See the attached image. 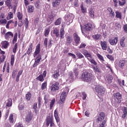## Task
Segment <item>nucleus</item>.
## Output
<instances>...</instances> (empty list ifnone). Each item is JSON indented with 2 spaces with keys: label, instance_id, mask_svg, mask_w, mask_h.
I'll use <instances>...</instances> for the list:
<instances>
[{
  "label": "nucleus",
  "instance_id": "23",
  "mask_svg": "<svg viewBox=\"0 0 127 127\" xmlns=\"http://www.w3.org/2000/svg\"><path fill=\"white\" fill-rule=\"evenodd\" d=\"M12 0H6L5 1V3L7 6L8 7V8H12V4H11V2Z\"/></svg>",
  "mask_w": 127,
  "mask_h": 127
},
{
  "label": "nucleus",
  "instance_id": "5",
  "mask_svg": "<svg viewBox=\"0 0 127 127\" xmlns=\"http://www.w3.org/2000/svg\"><path fill=\"white\" fill-rule=\"evenodd\" d=\"M95 91L97 92L98 95V97H102L105 94V88L101 86L97 85L95 87Z\"/></svg>",
  "mask_w": 127,
  "mask_h": 127
},
{
  "label": "nucleus",
  "instance_id": "51",
  "mask_svg": "<svg viewBox=\"0 0 127 127\" xmlns=\"http://www.w3.org/2000/svg\"><path fill=\"white\" fill-rule=\"evenodd\" d=\"M42 101V98H41V97L39 96L38 98V108H40V106H41V101Z\"/></svg>",
  "mask_w": 127,
  "mask_h": 127
},
{
  "label": "nucleus",
  "instance_id": "30",
  "mask_svg": "<svg viewBox=\"0 0 127 127\" xmlns=\"http://www.w3.org/2000/svg\"><path fill=\"white\" fill-rule=\"evenodd\" d=\"M2 47H3L4 49H6V48H7V47H8V46L9 45V43H8V42L6 41H4L2 42Z\"/></svg>",
  "mask_w": 127,
  "mask_h": 127
},
{
  "label": "nucleus",
  "instance_id": "56",
  "mask_svg": "<svg viewBox=\"0 0 127 127\" xmlns=\"http://www.w3.org/2000/svg\"><path fill=\"white\" fill-rule=\"evenodd\" d=\"M106 57L111 61H114L115 60V59L113 58V57L111 55H108L106 56Z\"/></svg>",
  "mask_w": 127,
  "mask_h": 127
},
{
  "label": "nucleus",
  "instance_id": "46",
  "mask_svg": "<svg viewBox=\"0 0 127 127\" xmlns=\"http://www.w3.org/2000/svg\"><path fill=\"white\" fill-rule=\"evenodd\" d=\"M119 5L120 6H123V5H125V4H126V0H121V1L119 0Z\"/></svg>",
  "mask_w": 127,
  "mask_h": 127
},
{
  "label": "nucleus",
  "instance_id": "48",
  "mask_svg": "<svg viewBox=\"0 0 127 127\" xmlns=\"http://www.w3.org/2000/svg\"><path fill=\"white\" fill-rule=\"evenodd\" d=\"M11 66H13V64H14V55H12L11 56Z\"/></svg>",
  "mask_w": 127,
  "mask_h": 127
},
{
  "label": "nucleus",
  "instance_id": "11",
  "mask_svg": "<svg viewBox=\"0 0 127 127\" xmlns=\"http://www.w3.org/2000/svg\"><path fill=\"white\" fill-rule=\"evenodd\" d=\"M41 60V55H39L38 56L36 57L35 62L33 65V67H35L36 66L39 64V63L40 62V61Z\"/></svg>",
  "mask_w": 127,
  "mask_h": 127
},
{
  "label": "nucleus",
  "instance_id": "44",
  "mask_svg": "<svg viewBox=\"0 0 127 127\" xmlns=\"http://www.w3.org/2000/svg\"><path fill=\"white\" fill-rule=\"evenodd\" d=\"M26 100L27 101H30V99H31V93L30 92H28L27 94H26Z\"/></svg>",
  "mask_w": 127,
  "mask_h": 127
},
{
  "label": "nucleus",
  "instance_id": "26",
  "mask_svg": "<svg viewBox=\"0 0 127 127\" xmlns=\"http://www.w3.org/2000/svg\"><path fill=\"white\" fill-rule=\"evenodd\" d=\"M125 40H126V38H125V37H123L120 40V45L121 46H122V47H126Z\"/></svg>",
  "mask_w": 127,
  "mask_h": 127
},
{
  "label": "nucleus",
  "instance_id": "43",
  "mask_svg": "<svg viewBox=\"0 0 127 127\" xmlns=\"http://www.w3.org/2000/svg\"><path fill=\"white\" fill-rule=\"evenodd\" d=\"M116 17L117 18H119L120 19H122V13L119 11L116 12Z\"/></svg>",
  "mask_w": 127,
  "mask_h": 127
},
{
  "label": "nucleus",
  "instance_id": "3",
  "mask_svg": "<svg viewBox=\"0 0 127 127\" xmlns=\"http://www.w3.org/2000/svg\"><path fill=\"white\" fill-rule=\"evenodd\" d=\"M83 54L84 55L85 57L87 58V59L91 63V64H93L95 66L97 65V62L95 61L94 57L92 56V55L89 53L86 50H84L83 51Z\"/></svg>",
  "mask_w": 127,
  "mask_h": 127
},
{
  "label": "nucleus",
  "instance_id": "17",
  "mask_svg": "<svg viewBox=\"0 0 127 127\" xmlns=\"http://www.w3.org/2000/svg\"><path fill=\"white\" fill-rule=\"evenodd\" d=\"M84 29L86 30V31H90L91 29H92V24L90 23H88L87 24H85L84 25Z\"/></svg>",
  "mask_w": 127,
  "mask_h": 127
},
{
  "label": "nucleus",
  "instance_id": "12",
  "mask_svg": "<svg viewBox=\"0 0 127 127\" xmlns=\"http://www.w3.org/2000/svg\"><path fill=\"white\" fill-rule=\"evenodd\" d=\"M40 46H41L40 44H38L36 46L35 51L34 53V55H33L34 57H35L40 53Z\"/></svg>",
  "mask_w": 127,
  "mask_h": 127
},
{
  "label": "nucleus",
  "instance_id": "60",
  "mask_svg": "<svg viewBox=\"0 0 127 127\" xmlns=\"http://www.w3.org/2000/svg\"><path fill=\"white\" fill-rule=\"evenodd\" d=\"M73 72H74L76 77H77V76H78V75L79 74V71H78V68H74L73 70Z\"/></svg>",
  "mask_w": 127,
  "mask_h": 127
},
{
  "label": "nucleus",
  "instance_id": "32",
  "mask_svg": "<svg viewBox=\"0 0 127 127\" xmlns=\"http://www.w3.org/2000/svg\"><path fill=\"white\" fill-rule=\"evenodd\" d=\"M28 12L31 13L34 11V7L31 5L28 6V8L27 9Z\"/></svg>",
  "mask_w": 127,
  "mask_h": 127
},
{
  "label": "nucleus",
  "instance_id": "50",
  "mask_svg": "<svg viewBox=\"0 0 127 127\" xmlns=\"http://www.w3.org/2000/svg\"><path fill=\"white\" fill-rule=\"evenodd\" d=\"M54 104H55V99L54 98L50 102V109H52L53 106H54Z\"/></svg>",
  "mask_w": 127,
  "mask_h": 127
},
{
  "label": "nucleus",
  "instance_id": "42",
  "mask_svg": "<svg viewBox=\"0 0 127 127\" xmlns=\"http://www.w3.org/2000/svg\"><path fill=\"white\" fill-rule=\"evenodd\" d=\"M100 37H102V36L100 34H96L93 36V39L95 40H99Z\"/></svg>",
  "mask_w": 127,
  "mask_h": 127
},
{
  "label": "nucleus",
  "instance_id": "62",
  "mask_svg": "<svg viewBox=\"0 0 127 127\" xmlns=\"http://www.w3.org/2000/svg\"><path fill=\"white\" fill-rule=\"evenodd\" d=\"M115 27L118 29H119L120 28H122V26L121 25V24H119V23H116Z\"/></svg>",
  "mask_w": 127,
  "mask_h": 127
},
{
  "label": "nucleus",
  "instance_id": "6",
  "mask_svg": "<svg viewBox=\"0 0 127 127\" xmlns=\"http://www.w3.org/2000/svg\"><path fill=\"white\" fill-rule=\"evenodd\" d=\"M97 118L96 119V123L99 124V123H103L104 120H105V113L100 112L97 115Z\"/></svg>",
  "mask_w": 127,
  "mask_h": 127
},
{
  "label": "nucleus",
  "instance_id": "37",
  "mask_svg": "<svg viewBox=\"0 0 127 127\" xmlns=\"http://www.w3.org/2000/svg\"><path fill=\"white\" fill-rule=\"evenodd\" d=\"M14 121L13 120V114H11L9 117V122L10 124H13Z\"/></svg>",
  "mask_w": 127,
  "mask_h": 127
},
{
  "label": "nucleus",
  "instance_id": "10",
  "mask_svg": "<svg viewBox=\"0 0 127 127\" xmlns=\"http://www.w3.org/2000/svg\"><path fill=\"white\" fill-rule=\"evenodd\" d=\"M66 94H67L66 91H63L62 93L60 98V101L61 102V104H63V103L65 102V100L66 99Z\"/></svg>",
  "mask_w": 127,
  "mask_h": 127
},
{
  "label": "nucleus",
  "instance_id": "24",
  "mask_svg": "<svg viewBox=\"0 0 127 127\" xmlns=\"http://www.w3.org/2000/svg\"><path fill=\"white\" fill-rule=\"evenodd\" d=\"M54 117L57 123H59V122H60V119L59 118V116L58 115V112L56 110L54 111Z\"/></svg>",
  "mask_w": 127,
  "mask_h": 127
},
{
  "label": "nucleus",
  "instance_id": "7",
  "mask_svg": "<svg viewBox=\"0 0 127 127\" xmlns=\"http://www.w3.org/2000/svg\"><path fill=\"white\" fill-rule=\"evenodd\" d=\"M51 92L53 93V92H56V91H58L59 90V82H55L52 84L51 86L50 87Z\"/></svg>",
  "mask_w": 127,
  "mask_h": 127
},
{
  "label": "nucleus",
  "instance_id": "59",
  "mask_svg": "<svg viewBox=\"0 0 127 127\" xmlns=\"http://www.w3.org/2000/svg\"><path fill=\"white\" fill-rule=\"evenodd\" d=\"M79 1L78 0H74V6H75V7H78V6H79Z\"/></svg>",
  "mask_w": 127,
  "mask_h": 127
},
{
  "label": "nucleus",
  "instance_id": "49",
  "mask_svg": "<svg viewBox=\"0 0 127 127\" xmlns=\"http://www.w3.org/2000/svg\"><path fill=\"white\" fill-rule=\"evenodd\" d=\"M112 80H113V76L109 75L107 78V82L108 84H111V83H112Z\"/></svg>",
  "mask_w": 127,
  "mask_h": 127
},
{
  "label": "nucleus",
  "instance_id": "4",
  "mask_svg": "<svg viewBox=\"0 0 127 127\" xmlns=\"http://www.w3.org/2000/svg\"><path fill=\"white\" fill-rule=\"evenodd\" d=\"M115 105L121 104L123 95L120 92H117L113 94Z\"/></svg>",
  "mask_w": 127,
  "mask_h": 127
},
{
  "label": "nucleus",
  "instance_id": "8",
  "mask_svg": "<svg viewBox=\"0 0 127 127\" xmlns=\"http://www.w3.org/2000/svg\"><path fill=\"white\" fill-rule=\"evenodd\" d=\"M73 39L74 40V42L76 44V46H78V44L80 43V41H81V38L78 35L77 33H75L73 34Z\"/></svg>",
  "mask_w": 127,
  "mask_h": 127
},
{
  "label": "nucleus",
  "instance_id": "38",
  "mask_svg": "<svg viewBox=\"0 0 127 127\" xmlns=\"http://www.w3.org/2000/svg\"><path fill=\"white\" fill-rule=\"evenodd\" d=\"M45 89H47V82L45 81L42 84L41 89L45 90Z\"/></svg>",
  "mask_w": 127,
  "mask_h": 127
},
{
  "label": "nucleus",
  "instance_id": "33",
  "mask_svg": "<svg viewBox=\"0 0 127 127\" xmlns=\"http://www.w3.org/2000/svg\"><path fill=\"white\" fill-rule=\"evenodd\" d=\"M11 18H13V13L9 12L6 17V19L7 20H9V19H11Z\"/></svg>",
  "mask_w": 127,
  "mask_h": 127
},
{
  "label": "nucleus",
  "instance_id": "2",
  "mask_svg": "<svg viewBox=\"0 0 127 127\" xmlns=\"http://www.w3.org/2000/svg\"><path fill=\"white\" fill-rule=\"evenodd\" d=\"M53 34L55 35L57 38L60 36L61 39H63L64 38V35L65 34L64 28H61L60 31L58 28H54L53 29Z\"/></svg>",
  "mask_w": 127,
  "mask_h": 127
},
{
  "label": "nucleus",
  "instance_id": "58",
  "mask_svg": "<svg viewBox=\"0 0 127 127\" xmlns=\"http://www.w3.org/2000/svg\"><path fill=\"white\" fill-rule=\"evenodd\" d=\"M16 49H17V43H16L13 48V53H16Z\"/></svg>",
  "mask_w": 127,
  "mask_h": 127
},
{
  "label": "nucleus",
  "instance_id": "1",
  "mask_svg": "<svg viewBox=\"0 0 127 127\" xmlns=\"http://www.w3.org/2000/svg\"><path fill=\"white\" fill-rule=\"evenodd\" d=\"M81 80L83 82H91L93 80V74L92 73L89 72L88 71H85L81 74Z\"/></svg>",
  "mask_w": 127,
  "mask_h": 127
},
{
  "label": "nucleus",
  "instance_id": "13",
  "mask_svg": "<svg viewBox=\"0 0 127 127\" xmlns=\"http://www.w3.org/2000/svg\"><path fill=\"white\" fill-rule=\"evenodd\" d=\"M62 0H53L52 2V5L53 7H57L60 4Z\"/></svg>",
  "mask_w": 127,
  "mask_h": 127
},
{
  "label": "nucleus",
  "instance_id": "45",
  "mask_svg": "<svg viewBox=\"0 0 127 127\" xmlns=\"http://www.w3.org/2000/svg\"><path fill=\"white\" fill-rule=\"evenodd\" d=\"M17 41V33H15L14 35V37L13 39V44H14L15 42Z\"/></svg>",
  "mask_w": 127,
  "mask_h": 127
},
{
  "label": "nucleus",
  "instance_id": "18",
  "mask_svg": "<svg viewBox=\"0 0 127 127\" xmlns=\"http://www.w3.org/2000/svg\"><path fill=\"white\" fill-rule=\"evenodd\" d=\"M125 64H126V60H120L119 61V67L121 68V69H124V67H125Z\"/></svg>",
  "mask_w": 127,
  "mask_h": 127
},
{
  "label": "nucleus",
  "instance_id": "61",
  "mask_svg": "<svg viewBox=\"0 0 127 127\" xmlns=\"http://www.w3.org/2000/svg\"><path fill=\"white\" fill-rule=\"evenodd\" d=\"M28 19L27 18L25 19V28H28Z\"/></svg>",
  "mask_w": 127,
  "mask_h": 127
},
{
  "label": "nucleus",
  "instance_id": "14",
  "mask_svg": "<svg viewBox=\"0 0 127 127\" xmlns=\"http://www.w3.org/2000/svg\"><path fill=\"white\" fill-rule=\"evenodd\" d=\"M32 115L31 113H28V114L25 117V121L26 123H30L31 121L32 120Z\"/></svg>",
  "mask_w": 127,
  "mask_h": 127
},
{
  "label": "nucleus",
  "instance_id": "36",
  "mask_svg": "<svg viewBox=\"0 0 127 127\" xmlns=\"http://www.w3.org/2000/svg\"><path fill=\"white\" fill-rule=\"evenodd\" d=\"M61 22H62V20H61V18H59L55 22V25H60L61 24Z\"/></svg>",
  "mask_w": 127,
  "mask_h": 127
},
{
  "label": "nucleus",
  "instance_id": "55",
  "mask_svg": "<svg viewBox=\"0 0 127 127\" xmlns=\"http://www.w3.org/2000/svg\"><path fill=\"white\" fill-rule=\"evenodd\" d=\"M48 42V39L47 38H45L44 41V46H45L46 48H47V43Z\"/></svg>",
  "mask_w": 127,
  "mask_h": 127
},
{
  "label": "nucleus",
  "instance_id": "54",
  "mask_svg": "<svg viewBox=\"0 0 127 127\" xmlns=\"http://www.w3.org/2000/svg\"><path fill=\"white\" fill-rule=\"evenodd\" d=\"M18 108L19 110L22 111V110L24 109V105H23V104H19Z\"/></svg>",
  "mask_w": 127,
  "mask_h": 127
},
{
  "label": "nucleus",
  "instance_id": "27",
  "mask_svg": "<svg viewBox=\"0 0 127 127\" xmlns=\"http://www.w3.org/2000/svg\"><path fill=\"white\" fill-rule=\"evenodd\" d=\"M17 17L18 20H22L23 18V14L20 12H17Z\"/></svg>",
  "mask_w": 127,
  "mask_h": 127
},
{
  "label": "nucleus",
  "instance_id": "16",
  "mask_svg": "<svg viewBox=\"0 0 127 127\" xmlns=\"http://www.w3.org/2000/svg\"><path fill=\"white\" fill-rule=\"evenodd\" d=\"M33 48V44L32 43H30L29 48L26 52L27 55H30V54L32 53V49Z\"/></svg>",
  "mask_w": 127,
  "mask_h": 127
},
{
  "label": "nucleus",
  "instance_id": "40",
  "mask_svg": "<svg viewBox=\"0 0 127 127\" xmlns=\"http://www.w3.org/2000/svg\"><path fill=\"white\" fill-rule=\"evenodd\" d=\"M73 78H74V75H73V72L69 71L68 72V80H70V81H72Z\"/></svg>",
  "mask_w": 127,
  "mask_h": 127
},
{
  "label": "nucleus",
  "instance_id": "15",
  "mask_svg": "<svg viewBox=\"0 0 127 127\" xmlns=\"http://www.w3.org/2000/svg\"><path fill=\"white\" fill-rule=\"evenodd\" d=\"M66 43L68 45H70L71 43H72V41H73V39L72 38V36H67L66 37Z\"/></svg>",
  "mask_w": 127,
  "mask_h": 127
},
{
  "label": "nucleus",
  "instance_id": "28",
  "mask_svg": "<svg viewBox=\"0 0 127 127\" xmlns=\"http://www.w3.org/2000/svg\"><path fill=\"white\" fill-rule=\"evenodd\" d=\"M33 110H34L35 113L36 114H37V113H38L39 109H38V107H37V103H34L33 105Z\"/></svg>",
  "mask_w": 127,
  "mask_h": 127
},
{
  "label": "nucleus",
  "instance_id": "34",
  "mask_svg": "<svg viewBox=\"0 0 127 127\" xmlns=\"http://www.w3.org/2000/svg\"><path fill=\"white\" fill-rule=\"evenodd\" d=\"M50 32V27L46 28L44 31V35L46 37L48 36L49 34V33Z\"/></svg>",
  "mask_w": 127,
  "mask_h": 127
},
{
  "label": "nucleus",
  "instance_id": "29",
  "mask_svg": "<svg viewBox=\"0 0 127 127\" xmlns=\"http://www.w3.org/2000/svg\"><path fill=\"white\" fill-rule=\"evenodd\" d=\"M53 76L56 80H58V77H59V76H60V74H59V71L55 70V73L53 75Z\"/></svg>",
  "mask_w": 127,
  "mask_h": 127
},
{
  "label": "nucleus",
  "instance_id": "52",
  "mask_svg": "<svg viewBox=\"0 0 127 127\" xmlns=\"http://www.w3.org/2000/svg\"><path fill=\"white\" fill-rule=\"evenodd\" d=\"M7 21L6 19H0V24H6Z\"/></svg>",
  "mask_w": 127,
  "mask_h": 127
},
{
  "label": "nucleus",
  "instance_id": "22",
  "mask_svg": "<svg viewBox=\"0 0 127 127\" xmlns=\"http://www.w3.org/2000/svg\"><path fill=\"white\" fill-rule=\"evenodd\" d=\"M123 114L122 115V119H126L127 116V108L126 107H124L123 109Z\"/></svg>",
  "mask_w": 127,
  "mask_h": 127
},
{
  "label": "nucleus",
  "instance_id": "47",
  "mask_svg": "<svg viewBox=\"0 0 127 127\" xmlns=\"http://www.w3.org/2000/svg\"><path fill=\"white\" fill-rule=\"evenodd\" d=\"M93 69L95 73H100L101 72V70L97 66L96 67L93 66Z\"/></svg>",
  "mask_w": 127,
  "mask_h": 127
},
{
  "label": "nucleus",
  "instance_id": "53",
  "mask_svg": "<svg viewBox=\"0 0 127 127\" xmlns=\"http://www.w3.org/2000/svg\"><path fill=\"white\" fill-rule=\"evenodd\" d=\"M81 10L82 13H86V12H87V9L84 7V6H83V4L81 5Z\"/></svg>",
  "mask_w": 127,
  "mask_h": 127
},
{
  "label": "nucleus",
  "instance_id": "64",
  "mask_svg": "<svg viewBox=\"0 0 127 127\" xmlns=\"http://www.w3.org/2000/svg\"><path fill=\"white\" fill-rule=\"evenodd\" d=\"M16 127H23V125L21 123H18L16 124Z\"/></svg>",
  "mask_w": 127,
  "mask_h": 127
},
{
  "label": "nucleus",
  "instance_id": "9",
  "mask_svg": "<svg viewBox=\"0 0 127 127\" xmlns=\"http://www.w3.org/2000/svg\"><path fill=\"white\" fill-rule=\"evenodd\" d=\"M118 41H119V38L118 37H113L109 40V42L110 45H117L118 43Z\"/></svg>",
  "mask_w": 127,
  "mask_h": 127
},
{
  "label": "nucleus",
  "instance_id": "31",
  "mask_svg": "<svg viewBox=\"0 0 127 127\" xmlns=\"http://www.w3.org/2000/svg\"><path fill=\"white\" fill-rule=\"evenodd\" d=\"M95 12H94V10H93V8H90L89 9V14L91 17H95Z\"/></svg>",
  "mask_w": 127,
  "mask_h": 127
},
{
  "label": "nucleus",
  "instance_id": "41",
  "mask_svg": "<svg viewBox=\"0 0 127 127\" xmlns=\"http://www.w3.org/2000/svg\"><path fill=\"white\" fill-rule=\"evenodd\" d=\"M97 56L101 62H104V61H105V60L104 59V57H103V56L101 55L100 54H97Z\"/></svg>",
  "mask_w": 127,
  "mask_h": 127
},
{
  "label": "nucleus",
  "instance_id": "63",
  "mask_svg": "<svg viewBox=\"0 0 127 127\" xmlns=\"http://www.w3.org/2000/svg\"><path fill=\"white\" fill-rule=\"evenodd\" d=\"M86 44L81 43V44L80 45L79 47V49H82V48H85V47H86Z\"/></svg>",
  "mask_w": 127,
  "mask_h": 127
},
{
  "label": "nucleus",
  "instance_id": "25",
  "mask_svg": "<svg viewBox=\"0 0 127 127\" xmlns=\"http://www.w3.org/2000/svg\"><path fill=\"white\" fill-rule=\"evenodd\" d=\"M36 80H37V81H39L40 82H44L45 79L43 75L42 74H40L36 77Z\"/></svg>",
  "mask_w": 127,
  "mask_h": 127
},
{
  "label": "nucleus",
  "instance_id": "39",
  "mask_svg": "<svg viewBox=\"0 0 127 127\" xmlns=\"http://www.w3.org/2000/svg\"><path fill=\"white\" fill-rule=\"evenodd\" d=\"M75 54L77 57H78L79 59H81V58H84V56H83V55L79 52H75Z\"/></svg>",
  "mask_w": 127,
  "mask_h": 127
},
{
  "label": "nucleus",
  "instance_id": "57",
  "mask_svg": "<svg viewBox=\"0 0 127 127\" xmlns=\"http://www.w3.org/2000/svg\"><path fill=\"white\" fill-rule=\"evenodd\" d=\"M106 123H107V121L104 120V121L102 122V123L99 125V127H105V125H106Z\"/></svg>",
  "mask_w": 127,
  "mask_h": 127
},
{
  "label": "nucleus",
  "instance_id": "19",
  "mask_svg": "<svg viewBox=\"0 0 127 127\" xmlns=\"http://www.w3.org/2000/svg\"><path fill=\"white\" fill-rule=\"evenodd\" d=\"M101 46L103 50H107L108 48V45H107V42L106 41H101Z\"/></svg>",
  "mask_w": 127,
  "mask_h": 127
},
{
  "label": "nucleus",
  "instance_id": "35",
  "mask_svg": "<svg viewBox=\"0 0 127 127\" xmlns=\"http://www.w3.org/2000/svg\"><path fill=\"white\" fill-rule=\"evenodd\" d=\"M54 20V16H53V15H51L49 16V17L47 19V21L48 22H50L51 23L52 21Z\"/></svg>",
  "mask_w": 127,
  "mask_h": 127
},
{
  "label": "nucleus",
  "instance_id": "21",
  "mask_svg": "<svg viewBox=\"0 0 127 127\" xmlns=\"http://www.w3.org/2000/svg\"><path fill=\"white\" fill-rule=\"evenodd\" d=\"M12 106V99L9 98L7 100V103H6V107L9 108Z\"/></svg>",
  "mask_w": 127,
  "mask_h": 127
},
{
  "label": "nucleus",
  "instance_id": "20",
  "mask_svg": "<svg viewBox=\"0 0 127 127\" xmlns=\"http://www.w3.org/2000/svg\"><path fill=\"white\" fill-rule=\"evenodd\" d=\"M10 37H13V34L11 32H7L4 35V38L6 40L9 39Z\"/></svg>",
  "mask_w": 127,
  "mask_h": 127
}]
</instances>
